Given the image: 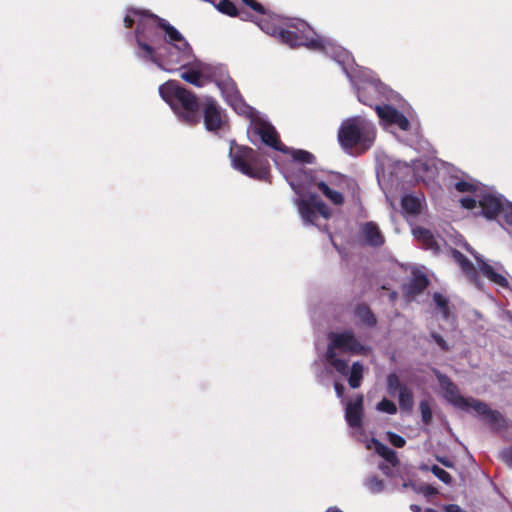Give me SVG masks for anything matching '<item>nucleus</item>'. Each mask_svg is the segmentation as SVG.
Instances as JSON below:
<instances>
[{
  "label": "nucleus",
  "mask_w": 512,
  "mask_h": 512,
  "mask_svg": "<svg viewBox=\"0 0 512 512\" xmlns=\"http://www.w3.org/2000/svg\"><path fill=\"white\" fill-rule=\"evenodd\" d=\"M375 110L380 119L386 121L391 124L394 119V114L397 113V109L390 105H375Z\"/></svg>",
  "instance_id": "nucleus-32"
},
{
  "label": "nucleus",
  "mask_w": 512,
  "mask_h": 512,
  "mask_svg": "<svg viewBox=\"0 0 512 512\" xmlns=\"http://www.w3.org/2000/svg\"><path fill=\"white\" fill-rule=\"evenodd\" d=\"M336 180L337 181H330V184L334 185V186H339V183L343 182L345 180V176L337 174L336 175Z\"/></svg>",
  "instance_id": "nucleus-50"
},
{
  "label": "nucleus",
  "mask_w": 512,
  "mask_h": 512,
  "mask_svg": "<svg viewBox=\"0 0 512 512\" xmlns=\"http://www.w3.org/2000/svg\"><path fill=\"white\" fill-rule=\"evenodd\" d=\"M412 509H413L414 511H420V507H419V506H417V505H413V506H412Z\"/></svg>",
  "instance_id": "nucleus-54"
},
{
  "label": "nucleus",
  "mask_w": 512,
  "mask_h": 512,
  "mask_svg": "<svg viewBox=\"0 0 512 512\" xmlns=\"http://www.w3.org/2000/svg\"><path fill=\"white\" fill-rule=\"evenodd\" d=\"M362 233L370 246L379 247L384 244V237L374 222L365 223L362 227Z\"/></svg>",
  "instance_id": "nucleus-21"
},
{
  "label": "nucleus",
  "mask_w": 512,
  "mask_h": 512,
  "mask_svg": "<svg viewBox=\"0 0 512 512\" xmlns=\"http://www.w3.org/2000/svg\"><path fill=\"white\" fill-rule=\"evenodd\" d=\"M148 10H140L136 8H129L126 16L124 17V26L132 28L135 23L139 24V19L147 14Z\"/></svg>",
  "instance_id": "nucleus-31"
},
{
  "label": "nucleus",
  "mask_w": 512,
  "mask_h": 512,
  "mask_svg": "<svg viewBox=\"0 0 512 512\" xmlns=\"http://www.w3.org/2000/svg\"><path fill=\"white\" fill-rule=\"evenodd\" d=\"M278 39L281 43L288 45L291 48L305 46L311 50L319 49V44L312 38L307 37V34H303L298 37L290 26L288 28H282L279 32Z\"/></svg>",
  "instance_id": "nucleus-14"
},
{
  "label": "nucleus",
  "mask_w": 512,
  "mask_h": 512,
  "mask_svg": "<svg viewBox=\"0 0 512 512\" xmlns=\"http://www.w3.org/2000/svg\"><path fill=\"white\" fill-rule=\"evenodd\" d=\"M286 154H290L293 160L300 163L313 164L316 160V157L312 153L302 149L288 148Z\"/></svg>",
  "instance_id": "nucleus-30"
},
{
  "label": "nucleus",
  "mask_w": 512,
  "mask_h": 512,
  "mask_svg": "<svg viewBox=\"0 0 512 512\" xmlns=\"http://www.w3.org/2000/svg\"><path fill=\"white\" fill-rule=\"evenodd\" d=\"M290 28L295 31V34L300 37L303 34H307V37L312 38L314 41H317L319 44L318 50H323L325 47V41L323 38L317 35L314 29L305 21L295 20L290 24Z\"/></svg>",
  "instance_id": "nucleus-20"
},
{
  "label": "nucleus",
  "mask_w": 512,
  "mask_h": 512,
  "mask_svg": "<svg viewBox=\"0 0 512 512\" xmlns=\"http://www.w3.org/2000/svg\"><path fill=\"white\" fill-rule=\"evenodd\" d=\"M229 155L232 166L242 174L256 180L269 178L270 164L268 160L253 148L232 144Z\"/></svg>",
  "instance_id": "nucleus-3"
},
{
  "label": "nucleus",
  "mask_w": 512,
  "mask_h": 512,
  "mask_svg": "<svg viewBox=\"0 0 512 512\" xmlns=\"http://www.w3.org/2000/svg\"><path fill=\"white\" fill-rule=\"evenodd\" d=\"M375 137L376 129L373 123L359 116L343 121L338 130L339 144L347 152L354 148L368 150Z\"/></svg>",
  "instance_id": "nucleus-2"
},
{
  "label": "nucleus",
  "mask_w": 512,
  "mask_h": 512,
  "mask_svg": "<svg viewBox=\"0 0 512 512\" xmlns=\"http://www.w3.org/2000/svg\"><path fill=\"white\" fill-rule=\"evenodd\" d=\"M454 188L461 193H474L477 189L473 183L464 180L457 181Z\"/></svg>",
  "instance_id": "nucleus-40"
},
{
  "label": "nucleus",
  "mask_w": 512,
  "mask_h": 512,
  "mask_svg": "<svg viewBox=\"0 0 512 512\" xmlns=\"http://www.w3.org/2000/svg\"><path fill=\"white\" fill-rule=\"evenodd\" d=\"M203 119L205 128L210 132H217L223 126L221 109L212 98L207 99L203 105Z\"/></svg>",
  "instance_id": "nucleus-13"
},
{
  "label": "nucleus",
  "mask_w": 512,
  "mask_h": 512,
  "mask_svg": "<svg viewBox=\"0 0 512 512\" xmlns=\"http://www.w3.org/2000/svg\"><path fill=\"white\" fill-rule=\"evenodd\" d=\"M394 119L391 124L397 125L401 130L407 131L410 128V122L406 118V116L397 110V113L394 114Z\"/></svg>",
  "instance_id": "nucleus-38"
},
{
  "label": "nucleus",
  "mask_w": 512,
  "mask_h": 512,
  "mask_svg": "<svg viewBox=\"0 0 512 512\" xmlns=\"http://www.w3.org/2000/svg\"><path fill=\"white\" fill-rule=\"evenodd\" d=\"M437 379L440 383L441 388L445 391L448 400L456 407L467 410L471 408L472 401L475 398H466L459 393L458 387L452 382V380L444 375L438 374Z\"/></svg>",
  "instance_id": "nucleus-12"
},
{
  "label": "nucleus",
  "mask_w": 512,
  "mask_h": 512,
  "mask_svg": "<svg viewBox=\"0 0 512 512\" xmlns=\"http://www.w3.org/2000/svg\"><path fill=\"white\" fill-rule=\"evenodd\" d=\"M369 486L374 491H381L384 487V483L381 479L374 477L369 480Z\"/></svg>",
  "instance_id": "nucleus-48"
},
{
  "label": "nucleus",
  "mask_w": 512,
  "mask_h": 512,
  "mask_svg": "<svg viewBox=\"0 0 512 512\" xmlns=\"http://www.w3.org/2000/svg\"><path fill=\"white\" fill-rule=\"evenodd\" d=\"M355 315L368 327H374L377 324V319L374 313L366 304L358 305L355 309Z\"/></svg>",
  "instance_id": "nucleus-26"
},
{
  "label": "nucleus",
  "mask_w": 512,
  "mask_h": 512,
  "mask_svg": "<svg viewBox=\"0 0 512 512\" xmlns=\"http://www.w3.org/2000/svg\"><path fill=\"white\" fill-rule=\"evenodd\" d=\"M504 202L505 199H503L501 196H496L493 194L482 195L479 199L481 215L489 220L496 219V217L500 215Z\"/></svg>",
  "instance_id": "nucleus-15"
},
{
  "label": "nucleus",
  "mask_w": 512,
  "mask_h": 512,
  "mask_svg": "<svg viewBox=\"0 0 512 512\" xmlns=\"http://www.w3.org/2000/svg\"><path fill=\"white\" fill-rule=\"evenodd\" d=\"M374 445L377 454L380 455L383 459H385L388 463H390L392 466H396L399 464L397 454L393 449L389 448L387 445L383 444L378 440L374 441Z\"/></svg>",
  "instance_id": "nucleus-27"
},
{
  "label": "nucleus",
  "mask_w": 512,
  "mask_h": 512,
  "mask_svg": "<svg viewBox=\"0 0 512 512\" xmlns=\"http://www.w3.org/2000/svg\"><path fill=\"white\" fill-rule=\"evenodd\" d=\"M363 403L364 396L359 394L354 401H349L345 408V419L351 428H360L362 426L363 418Z\"/></svg>",
  "instance_id": "nucleus-16"
},
{
  "label": "nucleus",
  "mask_w": 512,
  "mask_h": 512,
  "mask_svg": "<svg viewBox=\"0 0 512 512\" xmlns=\"http://www.w3.org/2000/svg\"><path fill=\"white\" fill-rule=\"evenodd\" d=\"M444 512H468L457 504H448L443 507ZM424 512H440L433 508H426Z\"/></svg>",
  "instance_id": "nucleus-45"
},
{
  "label": "nucleus",
  "mask_w": 512,
  "mask_h": 512,
  "mask_svg": "<svg viewBox=\"0 0 512 512\" xmlns=\"http://www.w3.org/2000/svg\"><path fill=\"white\" fill-rule=\"evenodd\" d=\"M387 437L389 442L396 448H402L406 444V440L401 435L394 432H388Z\"/></svg>",
  "instance_id": "nucleus-41"
},
{
  "label": "nucleus",
  "mask_w": 512,
  "mask_h": 512,
  "mask_svg": "<svg viewBox=\"0 0 512 512\" xmlns=\"http://www.w3.org/2000/svg\"><path fill=\"white\" fill-rule=\"evenodd\" d=\"M380 468H381V470L383 471V473L388 474V471H389V467H388V466H384V465H383V466H381Z\"/></svg>",
  "instance_id": "nucleus-53"
},
{
  "label": "nucleus",
  "mask_w": 512,
  "mask_h": 512,
  "mask_svg": "<svg viewBox=\"0 0 512 512\" xmlns=\"http://www.w3.org/2000/svg\"><path fill=\"white\" fill-rule=\"evenodd\" d=\"M363 370V364L359 361L354 362L350 369L348 368V384L351 388L356 389L361 386Z\"/></svg>",
  "instance_id": "nucleus-25"
},
{
  "label": "nucleus",
  "mask_w": 512,
  "mask_h": 512,
  "mask_svg": "<svg viewBox=\"0 0 512 512\" xmlns=\"http://www.w3.org/2000/svg\"><path fill=\"white\" fill-rule=\"evenodd\" d=\"M401 206L405 212L411 215H417L421 211L420 199L413 195H405L402 198Z\"/></svg>",
  "instance_id": "nucleus-28"
},
{
  "label": "nucleus",
  "mask_w": 512,
  "mask_h": 512,
  "mask_svg": "<svg viewBox=\"0 0 512 512\" xmlns=\"http://www.w3.org/2000/svg\"><path fill=\"white\" fill-rule=\"evenodd\" d=\"M412 233L415 239L421 243L424 249L431 250L435 253L440 250L439 244L429 229L417 226L412 229Z\"/></svg>",
  "instance_id": "nucleus-19"
},
{
  "label": "nucleus",
  "mask_w": 512,
  "mask_h": 512,
  "mask_svg": "<svg viewBox=\"0 0 512 512\" xmlns=\"http://www.w3.org/2000/svg\"><path fill=\"white\" fill-rule=\"evenodd\" d=\"M160 68L172 72L177 70V66L186 69L193 58V50L190 46L187 55L180 54V50L175 49L174 46L165 48V54L160 57Z\"/></svg>",
  "instance_id": "nucleus-11"
},
{
  "label": "nucleus",
  "mask_w": 512,
  "mask_h": 512,
  "mask_svg": "<svg viewBox=\"0 0 512 512\" xmlns=\"http://www.w3.org/2000/svg\"><path fill=\"white\" fill-rule=\"evenodd\" d=\"M217 9L228 16L235 17L238 15V10L234 3L230 0H220L216 5Z\"/></svg>",
  "instance_id": "nucleus-35"
},
{
  "label": "nucleus",
  "mask_w": 512,
  "mask_h": 512,
  "mask_svg": "<svg viewBox=\"0 0 512 512\" xmlns=\"http://www.w3.org/2000/svg\"><path fill=\"white\" fill-rule=\"evenodd\" d=\"M440 462L446 466V467H451L452 466V463L449 461V460H446V459H440Z\"/></svg>",
  "instance_id": "nucleus-51"
},
{
  "label": "nucleus",
  "mask_w": 512,
  "mask_h": 512,
  "mask_svg": "<svg viewBox=\"0 0 512 512\" xmlns=\"http://www.w3.org/2000/svg\"><path fill=\"white\" fill-rule=\"evenodd\" d=\"M297 207L302 220L308 225H316L318 215L326 220L332 217V210L315 193L309 194L306 198L298 199Z\"/></svg>",
  "instance_id": "nucleus-6"
},
{
  "label": "nucleus",
  "mask_w": 512,
  "mask_h": 512,
  "mask_svg": "<svg viewBox=\"0 0 512 512\" xmlns=\"http://www.w3.org/2000/svg\"><path fill=\"white\" fill-rule=\"evenodd\" d=\"M377 95V89L376 87L372 85H365L357 88V97L358 100L370 107H375L377 105L375 103Z\"/></svg>",
  "instance_id": "nucleus-24"
},
{
  "label": "nucleus",
  "mask_w": 512,
  "mask_h": 512,
  "mask_svg": "<svg viewBox=\"0 0 512 512\" xmlns=\"http://www.w3.org/2000/svg\"><path fill=\"white\" fill-rule=\"evenodd\" d=\"M151 16L157 15L148 11L147 14H144V17L139 19V24L135 28L137 46L143 51L138 56L160 66L159 55L150 44L160 40V34L157 31L159 29L158 23Z\"/></svg>",
  "instance_id": "nucleus-5"
},
{
  "label": "nucleus",
  "mask_w": 512,
  "mask_h": 512,
  "mask_svg": "<svg viewBox=\"0 0 512 512\" xmlns=\"http://www.w3.org/2000/svg\"><path fill=\"white\" fill-rule=\"evenodd\" d=\"M477 260H478V263L480 266V270L486 278H488L491 282H493L501 287L508 286V281L502 274L496 272L494 270V268L490 264L486 263L485 261L479 260L478 258H477Z\"/></svg>",
  "instance_id": "nucleus-23"
},
{
  "label": "nucleus",
  "mask_w": 512,
  "mask_h": 512,
  "mask_svg": "<svg viewBox=\"0 0 512 512\" xmlns=\"http://www.w3.org/2000/svg\"><path fill=\"white\" fill-rule=\"evenodd\" d=\"M501 457L509 467H512V446L504 449L501 453Z\"/></svg>",
  "instance_id": "nucleus-47"
},
{
  "label": "nucleus",
  "mask_w": 512,
  "mask_h": 512,
  "mask_svg": "<svg viewBox=\"0 0 512 512\" xmlns=\"http://www.w3.org/2000/svg\"><path fill=\"white\" fill-rule=\"evenodd\" d=\"M334 388H335V392H336L337 396H338L339 398H342V397H343V395H344V390H345V388H344L343 384H341V383H339V382H336V383L334 384Z\"/></svg>",
  "instance_id": "nucleus-49"
},
{
  "label": "nucleus",
  "mask_w": 512,
  "mask_h": 512,
  "mask_svg": "<svg viewBox=\"0 0 512 512\" xmlns=\"http://www.w3.org/2000/svg\"><path fill=\"white\" fill-rule=\"evenodd\" d=\"M431 338L436 342V344L440 347L441 350L447 352L450 350V346L446 342V340L438 333L432 332Z\"/></svg>",
  "instance_id": "nucleus-44"
},
{
  "label": "nucleus",
  "mask_w": 512,
  "mask_h": 512,
  "mask_svg": "<svg viewBox=\"0 0 512 512\" xmlns=\"http://www.w3.org/2000/svg\"><path fill=\"white\" fill-rule=\"evenodd\" d=\"M326 512H342L338 509H328Z\"/></svg>",
  "instance_id": "nucleus-55"
},
{
  "label": "nucleus",
  "mask_w": 512,
  "mask_h": 512,
  "mask_svg": "<svg viewBox=\"0 0 512 512\" xmlns=\"http://www.w3.org/2000/svg\"><path fill=\"white\" fill-rule=\"evenodd\" d=\"M242 2L253 11L263 15L266 14V9L264 6L258 3L256 0H242Z\"/></svg>",
  "instance_id": "nucleus-43"
},
{
  "label": "nucleus",
  "mask_w": 512,
  "mask_h": 512,
  "mask_svg": "<svg viewBox=\"0 0 512 512\" xmlns=\"http://www.w3.org/2000/svg\"><path fill=\"white\" fill-rule=\"evenodd\" d=\"M387 392L390 396L398 395L399 407L402 411L411 412L414 407L413 391L403 383L396 373L387 376Z\"/></svg>",
  "instance_id": "nucleus-7"
},
{
  "label": "nucleus",
  "mask_w": 512,
  "mask_h": 512,
  "mask_svg": "<svg viewBox=\"0 0 512 512\" xmlns=\"http://www.w3.org/2000/svg\"><path fill=\"white\" fill-rule=\"evenodd\" d=\"M312 184L315 185L319 191L333 204L336 206H340L344 204V196L342 193L333 190L328 183L324 181H315L314 179L311 180Z\"/></svg>",
  "instance_id": "nucleus-22"
},
{
  "label": "nucleus",
  "mask_w": 512,
  "mask_h": 512,
  "mask_svg": "<svg viewBox=\"0 0 512 512\" xmlns=\"http://www.w3.org/2000/svg\"><path fill=\"white\" fill-rule=\"evenodd\" d=\"M180 77L185 82L192 84L196 87L204 86V76L198 69H188L180 74Z\"/></svg>",
  "instance_id": "nucleus-29"
},
{
  "label": "nucleus",
  "mask_w": 512,
  "mask_h": 512,
  "mask_svg": "<svg viewBox=\"0 0 512 512\" xmlns=\"http://www.w3.org/2000/svg\"><path fill=\"white\" fill-rule=\"evenodd\" d=\"M336 350H341L355 355H366L369 352V348L358 341L352 330H345L340 333H331L329 335V344L325 353V358L339 374L344 376H347L348 374V363L337 357Z\"/></svg>",
  "instance_id": "nucleus-4"
},
{
  "label": "nucleus",
  "mask_w": 512,
  "mask_h": 512,
  "mask_svg": "<svg viewBox=\"0 0 512 512\" xmlns=\"http://www.w3.org/2000/svg\"><path fill=\"white\" fill-rule=\"evenodd\" d=\"M433 300L437 307L440 309L443 318L448 319L450 315L448 299L444 297L441 293L435 292L433 295Z\"/></svg>",
  "instance_id": "nucleus-33"
},
{
  "label": "nucleus",
  "mask_w": 512,
  "mask_h": 512,
  "mask_svg": "<svg viewBox=\"0 0 512 512\" xmlns=\"http://www.w3.org/2000/svg\"><path fill=\"white\" fill-rule=\"evenodd\" d=\"M460 204L465 209H473L477 205V201L472 197H463L460 199Z\"/></svg>",
  "instance_id": "nucleus-46"
},
{
  "label": "nucleus",
  "mask_w": 512,
  "mask_h": 512,
  "mask_svg": "<svg viewBox=\"0 0 512 512\" xmlns=\"http://www.w3.org/2000/svg\"><path fill=\"white\" fill-rule=\"evenodd\" d=\"M151 17L157 21L159 29L164 31V40L168 44V47L174 46L175 49L180 50V54L187 55L190 50V44L184 36L167 20L159 16Z\"/></svg>",
  "instance_id": "nucleus-10"
},
{
  "label": "nucleus",
  "mask_w": 512,
  "mask_h": 512,
  "mask_svg": "<svg viewBox=\"0 0 512 512\" xmlns=\"http://www.w3.org/2000/svg\"><path fill=\"white\" fill-rule=\"evenodd\" d=\"M429 285L427 276L423 273H413L409 283L403 286V293L407 298H414L421 294Z\"/></svg>",
  "instance_id": "nucleus-17"
},
{
  "label": "nucleus",
  "mask_w": 512,
  "mask_h": 512,
  "mask_svg": "<svg viewBox=\"0 0 512 512\" xmlns=\"http://www.w3.org/2000/svg\"><path fill=\"white\" fill-rule=\"evenodd\" d=\"M377 410H379L381 412L388 413V414H395L397 412V406L393 401H391L387 398H383L377 404Z\"/></svg>",
  "instance_id": "nucleus-37"
},
{
  "label": "nucleus",
  "mask_w": 512,
  "mask_h": 512,
  "mask_svg": "<svg viewBox=\"0 0 512 512\" xmlns=\"http://www.w3.org/2000/svg\"><path fill=\"white\" fill-rule=\"evenodd\" d=\"M500 214L503 216L505 222L512 226V203L505 200Z\"/></svg>",
  "instance_id": "nucleus-42"
},
{
  "label": "nucleus",
  "mask_w": 512,
  "mask_h": 512,
  "mask_svg": "<svg viewBox=\"0 0 512 512\" xmlns=\"http://www.w3.org/2000/svg\"><path fill=\"white\" fill-rule=\"evenodd\" d=\"M159 94L182 122L190 126L200 122L201 105L195 93L177 81L169 80L159 86Z\"/></svg>",
  "instance_id": "nucleus-1"
},
{
  "label": "nucleus",
  "mask_w": 512,
  "mask_h": 512,
  "mask_svg": "<svg viewBox=\"0 0 512 512\" xmlns=\"http://www.w3.org/2000/svg\"><path fill=\"white\" fill-rule=\"evenodd\" d=\"M452 257L454 261L460 266L462 271L465 273V275L468 277V279L478 286L479 284V275L478 271L476 270L474 264L459 250L453 249L452 250Z\"/></svg>",
  "instance_id": "nucleus-18"
},
{
  "label": "nucleus",
  "mask_w": 512,
  "mask_h": 512,
  "mask_svg": "<svg viewBox=\"0 0 512 512\" xmlns=\"http://www.w3.org/2000/svg\"><path fill=\"white\" fill-rule=\"evenodd\" d=\"M430 471L443 483L451 484L452 476L443 468L439 467L438 465H433L430 468Z\"/></svg>",
  "instance_id": "nucleus-36"
},
{
  "label": "nucleus",
  "mask_w": 512,
  "mask_h": 512,
  "mask_svg": "<svg viewBox=\"0 0 512 512\" xmlns=\"http://www.w3.org/2000/svg\"><path fill=\"white\" fill-rule=\"evenodd\" d=\"M420 169L423 170V171H428L429 170V166L427 163H422L420 165Z\"/></svg>",
  "instance_id": "nucleus-52"
},
{
  "label": "nucleus",
  "mask_w": 512,
  "mask_h": 512,
  "mask_svg": "<svg viewBox=\"0 0 512 512\" xmlns=\"http://www.w3.org/2000/svg\"><path fill=\"white\" fill-rule=\"evenodd\" d=\"M471 408L486 421L493 432L505 431L509 428V420L498 410H493L481 400H473Z\"/></svg>",
  "instance_id": "nucleus-8"
},
{
  "label": "nucleus",
  "mask_w": 512,
  "mask_h": 512,
  "mask_svg": "<svg viewBox=\"0 0 512 512\" xmlns=\"http://www.w3.org/2000/svg\"><path fill=\"white\" fill-rule=\"evenodd\" d=\"M251 132L253 135L258 136L265 145L274 150L283 153L288 152V147L281 142L278 132L271 123L257 120L253 123Z\"/></svg>",
  "instance_id": "nucleus-9"
},
{
  "label": "nucleus",
  "mask_w": 512,
  "mask_h": 512,
  "mask_svg": "<svg viewBox=\"0 0 512 512\" xmlns=\"http://www.w3.org/2000/svg\"><path fill=\"white\" fill-rule=\"evenodd\" d=\"M259 27L266 34H269L277 38L279 36L280 30L282 29V27H277L274 24L270 23L269 21H261V23H259Z\"/></svg>",
  "instance_id": "nucleus-39"
},
{
  "label": "nucleus",
  "mask_w": 512,
  "mask_h": 512,
  "mask_svg": "<svg viewBox=\"0 0 512 512\" xmlns=\"http://www.w3.org/2000/svg\"><path fill=\"white\" fill-rule=\"evenodd\" d=\"M419 409H420V413H421L422 422L425 425H430L432 423V419H433L430 402L426 399L421 400L419 403Z\"/></svg>",
  "instance_id": "nucleus-34"
}]
</instances>
